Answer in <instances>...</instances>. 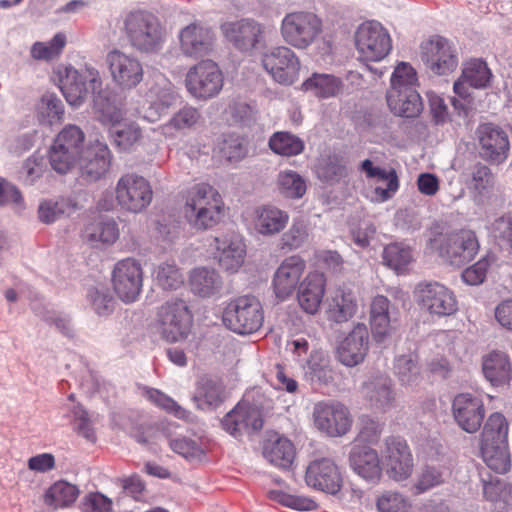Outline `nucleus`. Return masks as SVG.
<instances>
[{
	"label": "nucleus",
	"instance_id": "obj_1",
	"mask_svg": "<svg viewBox=\"0 0 512 512\" xmlns=\"http://www.w3.org/2000/svg\"><path fill=\"white\" fill-rule=\"evenodd\" d=\"M121 30L128 44L141 54L158 53L166 39V30L159 18L145 10L126 13Z\"/></svg>",
	"mask_w": 512,
	"mask_h": 512
},
{
	"label": "nucleus",
	"instance_id": "obj_2",
	"mask_svg": "<svg viewBox=\"0 0 512 512\" xmlns=\"http://www.w3.org/2000/svg\"><path fill=\"white\" fill-rule=\"evenodd\" d=\"M223 207L219 192L211 185L201 183L189 190L184 215L194 229L207 230L221 221Z\"/></svg>",
	"mask_w": 512,
	"mask_h": 512
},
{
	"label": "nucleus",
	"instance_id": "obj_3",
	"mask_svg": "<svg viewBox=\"0 0 512 512\" xmlns=\"http://www.w3.org/2000/svg\"><path fill=\"white\" fill-rule=\"evenodd\" d=\"M428 247L451 265L462 266L474 259L480 244L473 230L461 229L430 239Z\"/></svg>",
	"mask_w": 512,
	"mask_h": 512
},
{
	"label": "nucleus",
	"instance_id": "obj_4",
	"mask_svg": "<svg viewBox=\"0 0 512 512\" xmlns=\"http://www.w3.org/2000/svg\"><path fill=\"white\" fill-rule=\"evenodd\" d=\"M84 133L76 125L65 126L49 150V162L57 173L65 174L76 167L83 151Z\"/></svg>",
	"mask_w": 512,
	"mask_h": 512
},
{
	"label": "nucleus",
	"instance_id": "obj_5",
	"mask_svg": "<svg viewBox=\"0 0 512 512\" xmlns=\"http://www.w3.org/2000/svg\"><path fill=\"white\" fill-rule=\"evenodd\" d=\"M264 316L260 301L254 296H242L230 301L223 312V323L238 334L258 331Z\"/></svg>",
	"mask_w": 512,
	"mask_h": 512
},
{
	"label": "nucleus",
	"instance_id": "obj_6",
	"mask_svg": "<svg viewBox=\"0 0 512 512\" xmlns=\"http://www.w3.org/2000/svg\"><path fill=\"white\" fill-rule=\"evenodd\" d=\"M284 41L297 49H306L322 31L321 19L309 11H295L285 15L281 21Z\"/></svg>",
	"mask_w": 512,
	"mask_h": 512
},
{
	"label": "nucleus",
	"instance_id": "obj_7",
	"mask_svg": "<svg viewBox=\"0 0 512 512\" xmlns=\"http://www.w3.org/2000/svg\"><path fill=\"white\" fill-rule=\"evenodd\" d=\"M185 86L192 97L208 100L217 96L222 90L223 75L215 62L201 61L187 72Z\"/></svg>",
	"mask_w": 512,
	"mask_h": 512
},
{
	"label": "nucleus",
	"instance_id": "obj_8",
	"mask_svg": "<svg viewBox=\"0 0 512 512\" xmlns=\"http://www.w3.org/2000/svg\"><path fill=\"white\" fill-rule=\"evenodd\" d=\"M159 333L167 342L187 338L192 326V314L181 299L167 301L159 310Z\"/></svg>",
	"mask_w": 512,
	"mask_h": 512
},
{
	"label": "nucleus",
	"instance_id": "obj_9",
	"mask_svg": "<svg viewBox=\"0 0 512 512\" xmlns=\"http://www.w3.org/2000/svg\"><path fill=\"white\" fill-rule=\"evenodd\" d=\"M355 44L360 58L373 62L385 58L392 48L390 35L376 21L364 22L357 28Z\"/></svg>",
	"mask_w": 512,
	"mask_h": 512
},
{
	"label": "nucleus",
	"instance_id": "obj_10",
	"mask_svg": "<svg viewBox=\"0 0 512 512\" xmlns=\"http://www.w3.org/2000/svg\"><path fill=\"white\" fill-rule=\"evenodd\" d=\"M115 194L121 208L132 213H140L145 210L153 197L152 187L148 180L135 173H127L119 178Z\"/></svg>",
	"mask_w": 512,
	"mask_h": 512
},
{
	"label": "nucleus",
	"instance_id": "obj_11",
	"mask_svg": "<svg viewBox=\"0 0 512 512\" xmlns=\"http://www.w3.org/2000/svg\"><path fill=\"white\" fill-rule=\"evenodd\" d=\"M60 81V88L66 101L74 107L84 102L88 92L87 83L92 91H96L102 85L99 71L90 66H85L81 71L67 67Z\"/></svg>",
	"mask_w": 512,
	"mask_h": 512
},
{
	"label": "nucleus",
	"instance_id": "obj_12",
	"mask_svg": "<svg viewBox=\"0 0 512 512\" xmlns=\"http://www.w3.org/2000/svg\"><path fill=\"white\" fill-rule=\"evenodd\" d=\"M262 65L273 80L281 85H292L299 78L300 61L286 46L274 47L264 53Z\"/></svg>",
	"mask_w": 512,
	"mask_h": 512
},
{
	"label": "nucleus",
	"instance_id": "obj_13",
	"mask_svg": "<svg viewBox=\"0 0 512 512\" xmlns=\"http://www.w3.org/2000/svg\"><path fill=\"white\" fill-rule=\"evenodd\" d=\"M415 294L418 304L430 314L449 316L458 309L454 292L439 282L419 283Z\"/></svg>",
	"mask_w": 512,
	"mask_h": 512
},
{
	"label": "nucleus",
	"instance_id": "obj_14",
	"mask_svg": "<svg viewBox=\"0 0 512 512\" xmlns=\"http://www.w3.org/2000/svg\"><path fill=\"white\" fill-rule=\"evenodd\" d=\"M112 81L122 90L137 87L144 77L142 63L133 55L114 49L106 56Z\"/></svg>",
	"mask_w": 512,
	"mask_h": 512
},
{
	"label": "nucleus",
	"instance_id": "obj_15",
	"mask_svg": "<svg viewBox=\"0 0 512 512\" xmlns=\"http://www.w3.org/2000/svg\"><path fill=\"white\" fill-rule=\"evenodd\" d=\"M314 425L329 436L345 435L352 426V416L339 402H318L313 409Z\"/></svg>",
	"mask_w": 512,
	"mask_h": 512
},
{
	"label": "nucleus",
	"instance_id": "obj_16",
	"mask_svg": "<svg viewBox=\"0 0 512 512\" xmlns=\"http://www.w3.org/2000/svg\"><path fill=\"white\" fill-rule=\"evenodd\" d=\"M112 282L116 294L123 302H134L143 286V271L140 263L133 258L119 261L114 267Z\"/></svg>",
	"mask_w": 512,
	"mask_h": 512
},
{
	"label": "nucleus",
	"instance_id": "obj_17",
	"mask_svg": "<svg viewBox=\"0 0 512 512\" xmlns=\"http://www.w3.org/2000/svg\"><path fill=\"white\" fill-rule=\"evenodd\" d=\"M479 142V155L491 164L500 165L506 161L510 152L508 134L500 127L485 123L476 131Z\"/></svg>",
	"mask_w": 512,
	"mask_h": 512
},
{
	"label": "nucleus",
	"instance_id": "obj_18",
	"mask_svg": "<svg viewBox=\"0 0 512 512\" xmlns=\"http://www.w3.org/2000/svg\"><path fill=\"white\" fill-rule=\"evenodd\" d=\"M421 59L434 74L445 75L457 67V56L449 41L433 36L421 44Z\"/></svg>",
	"mask_w": 512,
	"mask_h": 512
},
{
	"label": "nucleus",
	"instance_id": "obj_19",
	"mask_svg": "<svg viewBox=\"0 0 512 512\" xmlns=\"http://www.w3.org/2000/svg\"><path fill=\"white\" fill-rule=\"evenodd\" d=\"M381 455L393 479L402 481L412 474L413 458L404 439L395 436L387 437L384 440Z\"/></svg>",
	"mask_w": 512,
	"mask_h": 512
},
{
	"label": "nucleus",
	"instance_id": "obj_20",
	"mask_svg": "<svg viewBox=\"0 0 512 512\" xmlns=\"http://www.w3.org/2000/svg\"><path fill=\"white\" fill-rule=\"evenodd\" d=\"M452 414L463 431L475 433L480 429L485 417L483 400L471 393H460L452 401Z\"/></svg>",
	"mask_w": 512,
	"mask_h": 512
},
{
	"label": "nucleus",
	"instance_id": "obj_21",
	"mask_svg": "<svg viewBox=\"0 0 512 512\" xmlns=\"http://www.w3.org/2000/svg\"><path fill=\"white\" fill-rule=\"evenodd\" d=\"M177 100V93L173 85L165 79L152 84L145 94L142 106L137 110L139 117L154 123Z\"/></svg>",
	"mask_w": 512,
	"mask_h": 512
},
{
	"label": "nucleus",
	"instance_id": "obj_22",
	"mask_svg": "<svg viewBox=\"0 0 512 512\" xmlns=\"http://www.w3.org/2000/svg\"><path fill=\"white\" fill-rule=\"evenodd\" d=\"M221 426L228 434L235 438L243 434L257 432L263 427L261 411L245 402L238 403L221 420Z\"/></svg>",
	"mask_w": 512,
	"mask_h": 512
},
{
	"label": "nucleus",
	"instance_id": "obj_23",
	"mask_svg": "<svg viewBox=\"0 0 512 512\" xmlns=\"http://www.w3.org/2000/svg\"><path fill=\"white\" fill-rule=\"evenodd\" d=\"M220 29L224 37L241 51L252 50L264 37V26L249 18L225 22Z\"/></svg>",
	"mask_w": 512,
	"mask_h": 512
},
{
	"label": "nucleus",
	"instance_id": "obj_24",
	"mask_svg": "<svg viewBox=\"0 0 512 512\" xmlns=\"http://www.w3.org/2000/svg\"><path fill=\"white\" fill-rule=\"evenodd\" d=\"M214 258L219 266L227 272L234 273L244 263L246 246L242 236L228 233L214 239Z\"/></svg>",
	"mask_w": 512,
	"mask_h": 512
},
{
	"label": "nucleus",
	"instance_id": "obj_25",
	"mask_svg": "<svg viewBox=\"0 0 512 512\" xmlns=\"http://www.w3.org/2000/svg\"><path fill=\"white\" fill-rule=\"evenodd\" d=\"M305 480L308 486L332 495L340 491L343 481L337 465L325 458L309 464Z\"/></svg>",
	"mask_w": 512,
	"mask_h": 512
},
{
	"label": "nucleus",
	"instance_id": "obj_26",
	"mask_svg": "<svg viewBox=\"0 0 512 512\" xmlns=\"http://www.w3.org/2000/svg\"><path fill=\"white\" fill-rule=\"evenodd\" d=\"M399 310L390 300L377 295L370 305V326L376 341H383L396 329Z\"/></svg>",
	"mask_w": 512,
	"mask_h": 512
},
{
	"label": "nucleus",
	"instance_id": "obj_27",
	"mask_svg": "<svg viewBox=\"0 0 512 512\" xmlns=\"http://www.w3.org/2000/svg\"><path fill=\"white\" fill-rule=\"evenodd\" d=\"M180 50L188 57H202L212 49L214 34L209 27L193 22L183 27L178 34Z\"/></svg>",
	"mask_w": 512,
	"mask_h": 512
},
{
	"label": "nucleus",
	"instance_id": "obj_28",
	"mask_svg": "<svg viewBox=\"0 0 512 512\" xmlns=\"http://www.w3.org/2000/svg\"><path fill=\"white\" fill-rule=\"evenodd\" d=\"M111 152L105 143L96 141L83 150L78 166L81 176L87 181H97L109 170Z\"/></svg>",
	"mask_w": 512,
	"mask_h": 512
},
{
	"label": "nucleus",
	"instance_id": "obj_29",
	"mask_svg": "<svg viewBox=\"0 0 512 512\" xmlns=\"http://www.w3.org/2000/svg\"><path fill=\"white\" fill-rule=\"evenodd\" d=\"M368 350V329L365 324L358 323L339 344L337 357L343 365L354 367L363 362Z\"/></svg>",
	"mask_w": 512,
	"mask_h": 512
},
{
	"label": "nucleus",
	"instance_id": "obj_30",
	"mask_svg": "<svg viewBox=\"0 0 512 512\" xmlns=\"http://www.w3.org/2000/svg\"><path fill=\"white\" fill-rule=\"evenodd\" d=\"M305 268V261L298 255L289 256L282 261L273 277V288L277 298L285 300L292 295Z\"/></svg>",
	"mask_w": 512,
	"mask_h": 512
},
{
	"label": "nucleus",
	"instance_id": "obj_31",
	"mask_svg": "<svg viewBox=\"0 0 512 512\" xmlns=\"http://www.w3.org/2000/svg\"><path fill=\"white\" fill-rule=\"evenodd\" d=\"M326 287V278L323 273L314 271L301 282L298 290V302L300 307L308 314L318 312L323 300Z\"/></svg>",
	"mask_w": 512,
	"mask_h": 512
},
{
	"label": "nucleus",
	"instance_id": "obj_32",
	"mask_svg": "<svg viewBox=\"0 0 512 512\" xmlns=\"http://www.w3.org/2000/svg\"><path fill=\"white\" fill-rule=\"evenodd\" d=\"M289 221V214L275 206L264 205L254 209L252 226L263 236H274L280 233Z\"/></svg>",
	"mask_w": 512,
	"mask_h": 512
},
{
	"label": "nucleus",
	"instance_id": "obj_33",
	"mask_svg": "<svg viewBox=\"0 0 512 512\" xmlns=\"http://www.w3.org/2000/svg\"><path fill=\"white\" fill-rule=\"evenodd\" d=\"M350 466L362 478L377 481L381 476L380 459L377 451L367 446H355L349 456Z\"/></svg>",
	"mask_w": 512,
	"mask_h": 512
},
{
	"label": "nucleus",
	"instance_id": "obj_34",
	"mask_svg": "<svg viewBox=\"0 0 512 512\" xmlns=\"http://www.w3.org/2000/svg\"><path fill=\"white\" fill-rule=\"evenodd\" d=\"M363 394L370 406L381 412L390 410L395 402L392 381L388 377H376L366 382Z\"/></svg>",
	"mask_w": 512,
	"mask_h": 512
},
{
	"label": "nucleus",
	"instance_id": "obj_35",
	"mask_svg": "<svg viewBox=\"0 0 512 512\" xmlns=\"http://www.w3.org/2000/svg\"><path fill=\"white\" fill-rule=\"evenodd\" d=\"M386 99L390 110L397 116L416 117L423 109L422 100L416 88L388 90Z\"/></svg>",
	"mask_w": 512,
	"mask_h": 512
},
{
	"label": "nucleus",
	"instance_id": "obj_36",
	"mask_svg": "<svg viewBox=\"0 0 512 512\" xmlns=\"http://www.w3.org/2000/svg\"><path fill=\"white\" fill-rule=\"evenodd\" d=\"M482 368L485 378L494 386L508 384L512 379V364L502 351H492L483 357Z\"/></svg>",
	"mask_w": 512,
	"mask_h": 512
},
{
	"label": "nucleus",
	"instance_id": "obj_37",
	"mask_svg": "<svg viewBox=\"0 0 512 512\" xmlns=\"http://www.w3.org/2000/svg\"><path fill=\"white\" fill-rule=\"evenodd\" d=\"M360 169L366 174L368 179H373L376 182H386L385 188L376 186L374 189L377 201L384 202L389 200L399 189V180L394 169L387 171L380 167H375L369 159L361 163Z\"/></svg>",
	"mask_w": 512,
	"mask_h": 512
},
{
	"label": "nucleus",
	"instance_id": "obj_38",
	"mask_svg": "<svg viewBox=\"0 0 512 512\" xmlns=\"http://www.w3.org/2000/svg\"><path fill=\"white\" fill-rule=\"evenodd\" d=\"M327 303V317L337 323L348 321L357 311V302L354 294L344 289H336L327 300Z\"/></svg>",
	"mask_w": 512,
	"mask_h": 512
},
{
	"label": "nucleus",
	"instance_id": "obj_39",
	"mask_svg": "<svg viewBox=\"0 0 512 512\" xmlns=\"http://www.w3.org/2000/svg\"><path fill=\"white\" fill-rule=\"evenodd\" d=\"M263 455L274 466L287 469L295 458V448L289 439L275 435L265 442Z\"/></svg>",
	"mask_w": 512,
	"mask_h": 512
},
{
	"label": "nucleus",
	"instance_id": "obj_40",
	"mask_svg": "<svg viewBox=\"0 0 512 512\" xmlns=\"http://www.w3.org/2000/svg\"><path fill=\"white\" fill-rule=\"evenodd\" d=\"M189 283L195 295L206 298L218 293L222 287V279L212 268L198 267L191 271Z\"/></svg>",
	"mask_w": 512,
	"mask_h": 512
},
{
	"label": "nucleus",
	"instance_id": "obj_41",
	"mask_svg": "<svg viewBox=\"0 0 512 512\" xmlns=\"http://www.w3.org/2000/svg\"><path fill=\"white\" fill-rule=\"evenodd\" d=\"M200 111L190 105L182 107L171 119L160 126L161 133L168 138H174L175 132H184L193 129L201 120Z\"/></svg>",
	"mask_w": 512,
	"mask_h": 512
},
{
	"label": "nucleus",
	"instance_id": "obj_42",
	"mask_svg": "<svg viewBox=\"0 0 512 512\" xmlns=\"http://www.w3.org/2000/svg\"><path fill=\"white\" fill-rule=\"evenodd\" d=\"M93 112L104 125L118 124L123 118L121 110L106 90L93 91Z\"/></svg>",
	"mask_w": 512,
	"mask_h": 512
},
{
	"label": "nucleus",
	"instance_id": "obj_43",
	"mask_svg": "<svg viewBox=\"0 0 512 512\" xmlns=\"http://www.w3.org/2000/svg\"><path fill=\"white\" fill-rule=\"evenodd\" d=\"M119 236L117 223L113 219H97L87 224L82 237L91 244H112Z\"/></svg>",
	"mask_w": 512,
	"mask_h": 512
},
{
	"label": "nucleus",
	"instance_id": "obj_44",
	"mask_svg": "<svg viewBox=\"0 0 512 512\" xmlns=\"http://www.w3.org/2000/svg\"><path fill=\"white\" fill-rule=\"evenodd\" d=\"M302 87L316 97L325 99L337 96L343 89V83L334 75L314 73L303 82Z\"/></svg>",
	"mask_w": 512,
	"mask_h": 512
},
{
	"label": "nucleus",
	"instance_id": "obj_45",
	"mask_svg": "<svg viewBox=\"0 0 512 512\" xmlns=\"http://www.w3.org/2000/svg\"><path fill=\"white\" fill-rule=\"evenodd\" d=\"M508 431L505 416L499 412L492 413L484 424L481 445L508 444Z\"/></svg>",
	"mask_w": 512,
	"mask_h": 512
},
{
	"label": "nucleus",
	"instance_id": "obj_46",
	"mask_svg": "<svg viewBox=\"0 0 512 512\" xmlns=\"http://www.w3.org/2000/svg\"><path fill=\"white\" fill-rule=\"evenodd\" d=\"M194 401L199 409L215 408L223 401V386L214 379L202 378L198 384Z\"/></svg>",
	"mask_w": 512,
	"mask_h": 512
},
{
	"label": "nucleus",
	"instance_id": "obj_47",
	"mask_svg": "<svg viewBox=\"0 0 512 512\" xmlns=\"http://www.w3.org/2000/svg\"><path fill=\"white\" fill-rule=\"evenodd\" d=\"M384 263L398 273H403L414 261L412 249L402 242L390 243L383 250Z\"/></svg>",
	"mask_w": 512,
	"mask_h": 512
},
{
	"label": "nucleus",
	"instance_id": "obj_48",
	"mask_svg": "<svg viewBox=\"0 0 512 512\" xmlns=\"http://www.w3.org/2000/svg\"><path fill=\"white\" fill-rule=\"evenodd\" d=\"M270 149L278 155L292 157L301 154L304 151V141L286 131L275 132L269 139Z\"/></svg>",
	"mask_w": 512,
	"mask_h": 512
},
{
	"label": "nucleus",
	"instance_id": "obj_49",
	"mask_svg": "<svg viewBox=\"0 0 512 512\" xmlns=\"http://www.w3.org/2000/svg\"><path fill=\"white\" fill-rule=\"evenodd\" d=\"M483 461L493 471L504 474L511 468L508 444L481 445Z\"/></svg>",
	"mask_w": 512,
	"mask_h": 512
},
{
	"label": "nucleus",
	"instance_id": "obj_50",
	"mask_svg": "<svg viewBox=\"0 0 512 512\" xmlns=\"http://www.w3.org/2000/svg\"><path fill=\"white\" fill-rule=\"evenodd\" d=\"M79 489L66 481L55 482L45 493V503L54 508L67 507L79 496Z\"/></svg>",
	"mask_w": 512,
	"mask_h": 512
},
{
	"label": "nucleus",
	"instance_id": "obj_51",
	"mask_svg": "<svg viewBox=\"0 0 512 512\" xmlns=\"http://www.w3.org/2000/svg\"><path fill=\"white\" fill-rule=\"evenodd\" d=\"M394 371L404 386H416L421 380L417 357L413 354L398 356L395 359Z\"/></svg>",
	"mask_w": 512,
	"mask_h": 512
},
{
	"label": "nucleus",
	"instance_id": "obj_52",
	"mask_svg": "<svg viewBox=\"0 0 512 512\" xmlns=\"http://www.w3.org/2000/svg\"><path fill=\"white\" fill-rule=\"evenodd\" d=\"M492 73L486 62L481 59H472L464 64L462 79L468 82L469 87L486 88L491 80Z\"/></svg>",
	"mask_w": 512,
	"mask_h": 512
},
{
	"label": "nucleus",
	"instance_id": "obj_53",
	"mask_svg": "<svg viewBox=\"0 0 512 512\" xmlns=\"http://www.w3.org/2000/svg\"><path fill=\"white\" fill-rule=\"evenodd\" d=\"M309 234L308 221L301 217L294 218L289 229L282 234L280 246L282 249L296 250L307 243Z\"/></svg>",
	"mask_w": 512,
	"mask_h": 512
},
{
	"label": "nucleus",
	"instance_id": "obj_54",
	"mask_svg": "<svg viewBox=\"0 0 512 512\" xmlns=\"http://www.w3.org/2000/svg\"><path fill=\"white\" fill-rule=\"evenodd\" d=\"M109 134L114 143L123 150L130 149L142 137L139 125L132 122L121 123V121L110 125Z\"/></svg>",
	"mask_w": 512,
	"mask_h": 512
},
{
	"label": "nucleus",
	"instance_id": "obj_55",
	"mask_svg": "<svg viewBox=\"0 0 512 512\" xmlns=\"http://www.w3.org/2000/svg\"><path fill=\"white\" fill-rule=\"evenodd\" d=\"M156 284L163 290H177L184 284L181 270L174 262H162L154 270Z\"/></svg>",
	"mask_w": 512,
	"mask_h": 512
},
{
	"label": "nucleus",
	"instance_id": "obj_56",
	"mask_svg": "<svg viewBox=\"0 0 512 512\" xmlns=\"http://www.w3.org/2000/svg\"><path fill=\"white\" fill-rule=\"evenodd\" d=\"M37 114L41 122L53 124L61 121L64 114L62 101L53 93H45L37 105Z\"/></svg>",
	"mask_w": 512,
	"mask_h": 512
},
{
	"label": "nucleus",
	"instance_id": "obj_57",
	"mask_svg": "<svg viewBox=\"0 0 512 512\" xmlns=\"http://www.w3.org/2000/svg\"><path fill=\"white\" fill-rule=\"evenodd\" d=\"M277 185L287 198L298 199L306 192L305 180L295 171L286 170L278 174Z\"/></svg>",
	"mask_w": 512,
	"mask_h": 512
},
{
	"label": "nucleus",
	"instance_id": "obj_58",
	"mask_svg": "<svg viewBox=\"0 0 512 512\" xmlns=\"http://www.w3.org/2000/svg\"><path fill=\"white\" fill-rule=\"evenodd\" d=\"M66 45L64 33H57L49 42H36L31 48V55L37 60H52L57 58Z\"/></svg>",
	"mask_w": 512,
	"mask_h": 512
},
{
	"label": "nucleus",
	"instance_id": "obj_59",
	"mask_svg": "<svg viewBox=\"0 0 512 512\" xmlns=\"http://www.w3.org/2000/svg\"><path fill=\"white\" fill-rule=\"evenodd\" d=\"M247 153V146L244 144L243 139L238 135H226L219 144L220 156L231 163L243 160Z\"/></svg>",
	"mask_w": 512,
	"mask_h": 512
},
{
	"label": "nucleus",
	"instance_id": "obj_60",
	"mask_svg": "<svg viewBox=\"0 0 512 512\" xmlns=\"http://www.w3.org/2000/svg\"><path fill=\"white\" fill-rule=\"evenodd\" d=\"M416 87L417 75L415 69L406 62L399 63L391 76L389 90H407Z\"/></svg>",
	"mask_w": 512,
	"mask_h": 512
},
{
	"label": "nucleus",
	"instance_id": "obj_61",
	"mask_svg": "<svg viewBox=\"0 0 512 512\" xmlns=\"http://www.w3.org/2000/svg\"><path fill=\"white\" fill-rule=\"evenodd\" d=\"M317 177L324 182L339 181L347 175L345 166L336 157L322 159L316 166Z\"/></svg>",
	"mask_w": 512,
	"mask_h": 512
},
{
	"label": "nucleus",
	"instance_id": "obj_62",
	"mask_svg": "<svg viewBox=\"0 0 512 512\" xmlns=\"http://www.w3.org/2000/svg\"><path fill=\"white\" fill-rule=\"evenodd\" d=\"M496 261L494 254H487L472 266L462 272V279L468 285L476 286L482 284L486 279L489 267Z\"/></svg>",
	"mask_w": 512,
	"mask_h": 512
},
{
	"label": "nucleus",
	"instance_id": "obj_63",
	"mask_svg": "<svg viewBox=\"0 0 512 512\" xmlns=\"http://www.w3.org/2000/svg\"><path fill=\"white\" fill-rule=\"evenodd\" d=\"M146 397L156 406L164 409L168 413L173 414L179 419H187L190 416V412L178 405L172 398L165 395L157 389H147Z\"/></svg>",
	"mask_w": 512,
	"mask_h": 512
},
{
	"label": "nucleus",
	"instance_id": "obj_64",
	"mask_svg": "<svg viewBox=\"0 0 512 512\" xmlns=\"http://www.w3.org/2000/svg\"><path fill=\"white\" fill-rule=\"evenodd\" d=\"M491 235L500 247L512 248V216L497 218L491 224Z\"/></svg>",
	"mask_w": 512,
	"mask_h": 512
}]
</instances>
